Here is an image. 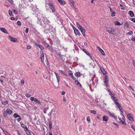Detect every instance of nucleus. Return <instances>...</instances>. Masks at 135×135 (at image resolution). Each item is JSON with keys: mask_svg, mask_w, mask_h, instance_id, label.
I'll list each match as a JSON object with an SVG mask.
<instances>
[{"mask_svg": "<svg viewBox=\"0 0 135 135\" xmlns=\"http://www.w3.org/2000/svg\"><path fill=\"white\" fill-rule=\"evenodd\" d=\"M115 28H112L110 27H107L106 28V31L109 33L115 35Z\"/></svg>", "mask_w": 135, "mask_h": 135, "instance_id": "f257e3e1", "label": "nucleus"}, {"mask_svg": "<svg viewBox=\"0 0 135 135\" xmlns=\"http://www.w3.org/2000/svg\"><path fill=\"white\" fill-rule=\"evenodd\" d=\"M76 25L78 28L80 29L83 36H84V28L82 26H81L80 24L78 23H76Z\"/></svg>", "mask_w": 135, "mask_h": 135, "instance_id": "f03ea898", "label": "nucleus"}, {"mask_svg": "<svg viewBox=\"0 0 135 135\" xmlns=\"http://www.w3.org/2000/svg\"><path fill=\"white\" fill-rule=\"evenodd\" d=\"M40 59L41 61L42 62H43L44 61V56L43 52L42 51H40Z\"/></svg>", "mask_w": 135, "mask_h": 135, "instance_id": "7ed1b4c3", "label": "nucleus"}, {"mask_svg": "<svg viewBox=\"0 0 135 135\" xmlns=\"http://www.w3.org/2000/svg\"><path fill=\"white\" fill-rule=\"evenodd\" d=\"M48 6L52 10V12H53L55 11V7L54 6L50 3H49L48 4Z\"/></svg>", "mask_w": 135, "mask_h": 135, "instance_id": "20e7f679", "label": "nucleus"}, {"mask_svg": "<svg viewBox=\"0 0 135 135\" xmlns=\"http://www.w3.org/2000/svg\"><path fill=\"white\" fill-rule=\"evenodd\" d=\"M68 75L71 78L75 80V78L73 75L72 72L71 71H70L68 72Z\"/></svg>", "mask_w": 135, "mask_h": 135, "instance_id": "39448f33", "label": "nucleus"}, {"mask_svg": "<svg viewBox=\"0 0 135 135\" xmlns=\"http://www.w3.org/2000/svg\"><path fill=\"white\" fill-rule=\"evenodd\" d=\"M127 117L131 121H134V119L133 117V115L132 114H129L127 115Z\"/></svg>", "mask_w": 135, "mask_h": 135, "instance_id": "423d86ee", "label": "nucleus"}, {"mask_svg": "<svg viewBox=\"0 0 135 135\" xmlns=\"http://www.w3.org/2000/svg\"><path fill=\"white\" fill-rule=\"evenodd\" d=\"M73 28L74 30V32L76 35H79V32L74 26H73Z\"/></svg>", "mask_w": 135, "mask_h": 135, "instance_id": "0eeeda50", "label": "nucleus"}, {"mask_svg": "<svg viewBox=\"0 0 135 135\" xmlns=\"http://www.w3.org/2000/svg\"><path fill=\"white\" fill-rule=\"evenodd\" d=\"M8 38L10 41L13 42H15L17 40V39L16 38L12 37L11 36H9Z\"/></svg>", "mask_w": 135, "mask_h": 135, "instance_id": "6e6552de", "label": "nucleus"}, {"mask_svg": "<svg viewBox=\"0 0 135 135\" xmlns=\"http://www.w3.org/2000/svg\"><path fill=\"white\" fill-rule=\"evenodd\" d=\"M0 30L3 32L7 34H8V32L4 28L0 27Z\"/></svg>", "mask_w": 135, "mask_h": 135, "instance_id": "1a4fd4ad", "label": "nucleus"}, {"mask_svg": "<svg viewBox=\"0 0 135 135\" xmlns=\"http://www.w3.org/2000/svg\"><path fill=\"white\" fill-rule=\"evenodd\" d=\"M43 22L45 24H49L50 23V21L46 18H44Z\"/></svg>", "mask_w": 135, "mask_h": 135, "instance_id": "9d476101", "label": "nucleus"}, {"mask_svg": "<svg viewBox=\"0 0 135 135\" xmlns=\"http://www.w3.org/2000/svg\"><path fill=\"white\" fill-rule=\"evenodd\" d=\"M99 67L100 68V69L103 73V74L104 75H105L106 74H107V72L105 71V70L104 69L102 68L101 66H99Z\"/></svg>", "mask_w": 135, "mask_h": 135, "instance_id": "9b49d317", "label": "nucleus"}, {"mask_svg": "<svg viewBox=\"0 0 135 135\" xmlns=\"http://www.w3.org/2000/svg\"><path fill=\"white\" fill-rule=\"evenodd\" d=\"M97 49L99 50V51L103 55H104L105 54L104 52V51L101 49L98 46L97 47Z\"/></svg>", "mask_w": 135, "mask_h": 135, "instance_id": "f8f14e48", "label": "nucleus"}, {"mask_svg": "<svg viewBox=\"0 0 135 135\" xmlns=\"http://www.w3.org/2000/svg\"><path fill=\"white\" fill-rule=\"evenodd\" d=\"M85 53L88 56H89L90 57L91 59H92V55L91 54H90V53H89L88 51H86L85 49Z\"/></svg>", "mask_w": 135, "mask_h": 135, "instance_id": "ddd939ff", "label": "nucleus"}, {"mask_svg": "<svg viewBox=\"0 0 135 135\" xmlns=\"http://www.w3.org/2000/svg\"><path fill=\"white\" fill-rule=\"evenodd\" d=\"M21 126L22 127H23L24 129V131H25L26 130L28 129L27 127L25 125L23 124H21Z\"/></svg>", "mask_w": 135, "mask_h": 135, "instance_id": "4468645a", "label": "nucleus"}, {"mask_svg": "<svg viewBox=\"0 0 135 135\" xmlns=\"http://www.w3.org/2000/svg\"><path fill=\"white\" fill-rule=\"evenodd\" d=\"M54 73L55 74L56 76V78L57 80V81L58 82H59L60 79V77L59 76H58V74L54 72Z\"/></svg>", "mask_w": 135, "mask_h": 135, "instance_id": "2eb2a0df", "label": "nucleus"}, {"mask_svg": "<svg viewBox=\"0 0 135 135\" xmlns=\"http://www.w3.org/2000/svg\"><path fill=\"white\" fill-rule=\"evenodd\" d=\"M128 13L130 16L131 17H133L134 16V13L133 12L131 11H130Z\"/></svg>", "mask_w": 135, "mask_h": 135, "instance_id": "dca6fc26", "label": "nucleus"}, {"mask_svg": "<svg viewBox=\"0 0 135 135\" xmlns=\"http://www.w3.org/2000/svg\"><path fill=\"white\" fill-rule=\"evenodd\" d=\"M6 110L9 114H11L12 113V111L10 109H7Z\"/></svg>", "mask_w": 135, "mask_h": 135, "instance_id": "f3484780", "label": "nucleus"}, {"mask_svg": "<svg viewBox=\"0 0 135 135\" xmlns=\"http://www.w3.org/2000/svg\"><path fill=\"white\" fill-rule=\"evenodd\" d=\"M75 75L76 77H78V76L79 77L81 75L80 73L78 72H76L75 73Z\"/></svg>", "mask_w": 135, "mask_h": 135, "instance_id": "a211bd4d", "label": "nucleus"}, {"mask_svg": "<svg viewBox=\"0 0 135 135\" xmlns=\"http://www.w3.org/2000/svg\"><path fill=\"white\" fill-rule=\"evenodd\" d=\"M108 116H104L103 117V121H105V122L107 121L108 120Z\"/></svg>", "mask_w": 135, "mask_h": 135, "instance_id": "6ab92c4d", "label": "nucleus"}, {"mask_svg": "<svg viewBox=\"0 0 135 135\" xmlns=\"http://www.w3.org/2000/svg\"><path fill=\"white\" fill-rule=\"evenodd\" d=\"M25 131L27 135H32L29 130L28 129Z\"/></svg>", "mask_w": 135, "mask_h": 135, "instance_id": "aec40b11", "label": "nucleus"}, {"mask_svg": "<svg viewBox=\"0 0 135 135\" xmlns=\"http://www.w3.org/2000/svg\"><path fill=\"white\" fill-rule=\"evenodd\" d=\"M59 2L61 4H62L64 5L65 4V1L63 0H60V1H59Z\"/></svg>", "mask_w": 135, "mask_h": 135, "instance_id": "412c9836", "label": "nucleus"}, {"mask_svg": "<svg viewBox=\"0 0 135 135\" xmlns=\"http://www.w3.org/2000/svg\"><path fill=\"white\" fill-rule=\"evenodd\" d=\"M13 117L16 118L17 117H20V116L17 113H15L13 115Z\"/></svg>", "mask_w": 135, "mask_h": 135, "instance_id": "4be33fe9", "label": "nucleus"}, {"mask_svg": "<svg viewBox=\"0 0 135 135\" xmlns=\"http://www.w3.org/2000/svg\"><path fill=\"white\" fill-rule=\"evenodd\" d=\"M35 102L39 104H41V102L39 100H38L37 98H35L34 100Z\"/></svg>", "mask_w": 135, "mask_h": 135, "instance_id": "5701e85b", "label": "nucleus"}, {"mask_svg": "<svg viewBox=\"0 0 135 135\" xmlns=\"http://www.w3.org/2000/svg\"><path fill=\"white\" fill-rule=\"evenodd\" d=\"M124 27H125L127 28H128L129 27V23L127 22L124 25Z\"/></svg>", "mask_w": 135, "mask_h": 135, "instance_id": "b1692460", "label": "nucleus"}, {"mask_svg": "<svg viewBox=\"0 0 135 135\" xmlns=\"http://www.w3.org/2000/svg\"><path fill=\"white\" fill-rule=\"evenodd\" d=\"M7 111H5L4 112L3 114V116L4 117H6V116L7 114Z\"/></svg>", "mask_w": 135, "mask_h": 135, "instance_id": "393cba45", "label": "nucleus"}, {"mask_svg": "<svg viewBox=\"0 0 135 135\" xmlns=\"http://www.w3.org/2000/svg\"><path fill=\"white\" fill-rule=\"evenodd\" d=\"M108 80H105L104 81V83L105 84V85L108 86H109V85L108 84Z\"/></svg>", "mask_w": 135, "mask_h": 135, "instance_id": "a878e982", "label": "nucleus"}, {"mask_svg": "<svg viewBox=\"0 0 135 135\" xmlns=\"http://www.w3.org/2000/svg\"><path fill=\"white\" fill-rule=\"evenodd\" d=\"M115 103V104L119 108H121V107L120 105L118 102H117Z\"/></svg>", "mask_w": 135, "mask_h": 135, "instance_id": "bb28decb", "label": "nucleus"}, {"mask_svg": "<svg viewBox=\"0 0 135 135\" xmlns=\"http://www.w3.org/2000/svg\"><path fill=\"white\" fill-rule=\"evenodd\" d=\"M124 121H119V122L120 123H121L124 126H126V123L124 122L125 120H124Z\"/></svg>", "mask_w": 135, "mask_h": 135, "instance_id": "cd10ccee", "label": "nucleus"}, {"mask_svg": "<svg viewBox=\"0 0 135 135\" xmlns=\"http://www.w3.org/2000/svg\"><path fill=\"white\" fill-rule=\"evenodd\" d=\"M115 24L117 25H120L121 24L118 21H116L115 22Z\"/></svg>", "mask_w": 135, "mask_h": 135, "instance_id": "c85d7f7f", "label": "nucleus"}, {"mask_svg": "<svg viewBox=\"0 0 135 135\" xmlns=\"http://www.w3.org/2000/svg\"><path fill=\"white\" fill-rule=\"evenodd\" d=\"M8 102L7 100L6 101H4L2 103V104L4 105H6L8 104Z\"/></svg>", "mask_w": 135, "mask_h": 135, "instance_id": "c756f323", "label": "nucleus"}, {"mask_svg": "<svg viewBox=\"0 0 135 135\" xmlns=\"http://www.w3.org/2000/svg\"><path fill=\"white\" fill-rule=\"evenodd\" d=\"M3 132H4V133L6 135H11L9 133L5 131H4V130L3 131Z\"/></svg>", "mask_w": 135, "mask_h": 135, "instance_id": "7c9ffc66", "label": "nucleus"}, {"mask_svg": "<svg viewBox=\"0 0 135 135\" xmlns=\"http://www.w3.org/2000/svg\"><path fill=\"white\" fill-rule=\"evenodd\" d=\"M109 78L107 75H105V77L104 80H108Z\"/></svg>", "mask_w": 135, "mask_h": 135, "instance_id": "2f4dec72", "label": "nucleus"}, {"mask_svg": "<svg viewBox=\"0 0 135 135\" xmlns=\"http://www.w3.org/2000/svg\"><path fill=\"white\" fill-rule=\"evenodd\" d=\"M90 112L91 113L96 114L97 113V112L94 110H91Z\"/></svg>", "mask_w": 135, "mask_h": 135, "instance_id": "473e14b6", "label": "nucleus"}, {"mask_svg": "<svg viewBox=\"0 0 135 135\" xmlns=\"http://www.w3.org/2000/svg\"><path fill=\"white\" fill-rule=\"evenodd\" d=\"M111 16L112 17H113L115 15V13L114 11L111 12Z\"/></svg>", "mask_w": 135, "mask_h": 135, "instance_id": "72a5a7b5", "label": "nucleus"}, {"mask_svg": "<svg viewBox=\"0 0 135 135\" xmlns=\"http://www.w3.org/2000/svg\"><path fill=\"white\" fill-rule=\"evenodd\" d=\"M17 23L18 26H20L21 25V22L19 21H17Z\"/></svg>", "mask_w": 135, "mask_h": 135, "instance_id": "f704fd0d", "label": "nucleus"}, {"mask_svg": "<svg viewBox=\"0 0 135 135\" xmlns=\"http://www.w3.org/2000/svg\"><path fill=\"white\" fill-rule=\"evenodd\" d=\"M49 128L50 129H51L52 128V123L51 122H50L49 123Z\"/></svg>", "mask_w": 135, "mask_h": 135, "instance_id": "c9c22d12", "label": "nucleus"}, {"mask_svg": "<svg viewBox=\"0 0 135 135\" xmlns=\"http://www.w3.org/2000/svg\"><path fill=\"white\" fill-rule=\"evenodd\" d=\"M8 13L9 15L11 16L12 13V11L10 10H8Z\"/></svg>", "mask_w": 135, "mask_h": 135, "instance_id": "e433bc0d", "label": "nucleus"}, {"mask_svg": "<svg viewBox=\"0 0 135 135\" xmlns=\"http://www.w3.org/2000/svg\"><path fill=\"white\" fill-rule=\"evenodd\" d=\"M48 109V108H45L44 109V110H43V112L44 113H46V111Z\"/></svg>", "mask_w": 135, "mask_h": 135, "instance_id": "4c0bfd02", "label": "nucleus"}, {"mask_svg": "<svg viewBox=\"0 0 135 135\" xmlns=\"http://www.w3.org/2000/svg\"><path fill=\"white\" fill-rule=\"evenodd\" d=\"M26 96L27 98L30 97L31 96V95L29 94H26Z\"/></svg>", "mask_w": 135, "mask_h": 135, "instance_id": "58836bf2", "label": "nucleus"}, {"mask_svg": "<svg viewBox=\"0 0 135 135\" xmlns=\"http://www.w3.org/2000/svg\"><path fill=\"white\" fill-rule=\"evenodd\" d=\"M39 47L41 50H43L44 49V47L42 46L41 45H40V46H39Z\"/></svg>", "mask_w": 135, "mask_h": 135, "instance_id": "ea45409f", "label": "nucleus"}, {"mask_svg": "<svg viewBox=\"0 0 135 135\" xmlns=\"http://www.w3.org/2000/svg\"><path fill=\"white\" fill-rule=\"evenodd\" d=\"M133 33V32L132 31H130L129 32H128L127 33V34H128V35H132V34Z\"/></svg>", "mask_w": 135, "mask_h": 135, "instance_id": "a19ab883", "label": "nucleus"}, {"mask_svg": "<svg viewBox=\"0 0 135 135\" xmlns=\"http://www.w3.org/2000/svg\"><path fill=\"white\" fill-rule=\"evenodd\" d=\"M87 121L89 122L90 120V119L89 117H87Z\"/></svg>", "mask_w": 135, "mask_h": 135, "instance_id": "79ce46f5", "label": "nucleus"}, {"mask_svg": "<svg viewBox=\"0 0 135 135\" xmlns=\"http://www.w3.org/2000/svg\"><path fill=\"white\" fill-rule=\"evenodd\" d=\"M52 110L50 111L48 114V115L49 116H50L52 114Z\"/></svg>", "mask_w": 135, "mask_h": 135, "instance_id": "37998d69", "label": "nucleus"}, {"mask_svg": "<svg viewBox=\"0 0 135 135\" xmlns=\"http://www.w3.org/2000/svg\"><path fill=\"white\" fill-rule=\"evenodd\" d=\"M13 12L15 14H17V12L16 10L13 9Z\"/></svg>", "mask_w": 135, "mask_h": 135, "instance_id": "c03bdc74", "label": "nucleus"}, {"mask_svg": "<svg viewBox=\"0 0 135 135\" xmlns=\"http://www.w3.org/2000/svg\"><path fill=\"white\" fill-rule=\"evenodd\" d=\"M109 115L110 116L112 117H115L110 112L109 113Z\"/></svg>", "mask_w": 135, "mask_h": 135, "instance_id": "a18cd8bd", "label": "nucleus"}, {"mask_svg": "<svg viewBox=\"0 0 135 135\" xmlns=\"http://www.w3.org/2000/svg\"><path fill=\"white\" fill-rule=\"evenodd\" d=\"M131 127L135 131V126L134 125H132L131 126Z\"/></svg>", "mask_w": 135, "mask_h": 135, "instance_id": "49530a36", "label": "nucleus"}, {"mask_svg": "<svg viewBox=\"0 0 135 135\" xmlns=\"http://www.w3.org/2000/svg\"><path fill=\"white\" fill-rule=\"evenodd\" d=\"M28 30H29L28 28H27L26 29V30H25V32L27 34L28 33Z\"/></svg>", "mask_w": 135, "mask_h": 135, "instance_id": "de8ad7c7", "label": "nucleus"}, {"mask_svg": "<svg viewBox=\"0 0 135 135\" xmlns=\"http://www.w3.org/2000/svg\"><path fill=\"white\" fill-rule=\"evenodd\" d=\"M30 100L32 101H33L35 100V98H34L33 97H31L30 98Z\"/></svg>", "mask_w": 135, "mask_h": 135, "instance_id": "09e8293b", "label": "nucleus"}, {"mask_svg": "<svg viewBox=\"0 0 135 135\" xmlns=\"http://www.w3.org/2000/svg\"><path fill=\"white\" fill-rule=\"evenodd\" d=\"M9 2L12 3H13V0H7Z\"/></svg>", "mask_w": 135, "mask_h": 135, "instance_id": "8fccbe9b", "label": "nucleus"}, {"mask_svg": "<svg viewBox=\"0 0 135 135\" xmlns=\"http://www.w3.org/2000/svg\"><path fill=\"white\" fill-rule=\"evenodd\" d=\"M109 94L111 96V97L113 98L114 97L113 94L112 93H109Z\"/></svg>", "mask_w": 135, "mask_h": 135, "instance_id": "3c124183", "label": "nucleus"}, {"mask_svg": "<svg viewBox=\"0 0 135 135\" xmlns=\"http://www.w3.org/2000/svg\"><path fill=\"white\" fill-rule=\"evenodd\" d=\"M120 8L121 9H123L124 8H123V5L122 4H120Z\"/></svg>", "mask_w": 135, "mask_h": 135, "instance_id": "603ef678", "label": "nucleus"}, {"mask_svg": "<svg viewBox=\"0 0 135 135\" xmlns=\"http://www.w3.org/2000/svg\"><path fill=\"white\" fill-rule=\"evenodd\" d=\"M77 83V85H80V87H81V85L80 83L78 81Z\"/></svg>", "mask_w": 135, "mask_h": 135, "instance_id": "864d4df0", "label": "nucleus"}, {"mask_svg": "<svg viewBox=\"0 0 135 135\" xmlns=\"http://www.w3.org/2000/svg\"><path fill=\"white\" fill-rule=\"evenodd\" d=\"M10 19L12 20H15V18L13 17H11L10 18Z\"/></svg>", "mask_w": 135, "mask_h": 135, "instance_id": "5fc2aeb1", "label": "nucleus"}, {"mask_svg": "<svg viewBox=\"0 0 135 135\" xmlns=\"http://www.w3.org/2000/svg\"><path fill=\"white\" fill-rule=\"evenodd\" d=\"M59 71L60 72L61 74H62V75L64 73V72L63 70H60Z\"/></svg>", "mask_w": 135, "mask_h": 135, "instance_id": "6e6d98bb", "label": "nucleus"}, {"mask_svg": "<svg viewBox=\"0 0 135 135\" xmlns=\"http://www.w3.org/2000/svg\"><path fill=\"white\" fill-rule=\"evenodd\" d=\"M35 45H36L37 46H38V47L40 46V45L37 43L36 42H35Z\"/></svg>", "mask_w": 135, "mask_h": 135, "instance_id": "4d7b16f0", "label": "nucleus"}, {"mask_svg": "<svg viewBox=\"0 0 135 135\" xmlns=\"http://www.w3.org/2000/svg\"><path fill=\"white\" fill-rule=\"evenodd\" d=\"M70 2L72 3V4H75L73 0H70Z\"/></svg>", "mask_w": 135, "mask_h": 135, "instance_id": "13d9d810", "label": "nucleus"}, {"mask_svg": "<svg viewBox=\"0 0 135 135\" xmlns=\"http://www.w3.org/2000/svg\"><path fill=\"white\" fill-rule=\"evenodd\" d=\"M112 98H113L112 100L113 101L117 99V98H116V97H114H114H113Z\"/></svg>", "mask_w": 135, "mask_h": 135, "instance_id": "bf43d9fd", "label": "nucleus"}, {"mask_svg": "<svg viewBox=\"0 0 135 135\" xmlns=\"http://www.w3.org/2000/svg\"><path fill=\"white\" fill-rule=\"evenodd\" d=\"M21 83H22V85H23L24 84V81L23 80H21Z\"/></svg>", "mask_w": 135, "mask_h": 135, "instance_id": "052dcab7", "label": "nucleus"}, {"mask_svg": "<svg viewBox=\"0 0 135 135\" xmlns=\"http://www.w3.org/2000/svg\"><path fill=\"white\" fill-rule=\"evenodd\" d=\"M65 93V91H62L61 93V94L62 95H64Z\"/></svg>", "mask_w": 135, "mask_h": 135, "instance_id": "680f3d73", "label": "nucleus"}, {"mask_svg": "<svg viewBox=\"0 0 135 135\" xmlns=\"http://www.w3.org/2000/svg\"><path fill=\"white\" fill-rule=\"evenodd\" d=\"M131 40L135 42V37L132 38L131 39Z\"/></svg>", "mask_w": 135, "mask_h": 135, "instance_id": "e2e57ef3", "label": "nucleus"}, {"mask_svg": "<svg viewBox=\"0 0 135 135\" xmlns=\"http://www.w3.org/2000/svg\"><path fill=\"white\" fill-rule=\"evenodd\" d=\"M133 22H135V18H132L131 20Z\"/></svg>", "mask_w": 135, "mask_h": 135, "instance_id": "0e129e2a", "label": "nucleus"}, {"mask_svg": "<svg viewBox=\"0 0 135 135\" xmlns=\"http://www.w3.org/2000/svg\"><path fill=\"white\" fill-rule=\"evenodd\" d=\"M31 49V47L30 46H28L27 47V49Z\"/></svg>", "mask_w": 135, "mask_h": 135, "instance_id": "69168bd1", "label": "nucleus"}, {"mask_svg": "<svg viewBox=\"0 0 135 135\" xmlns=\"http://www.w3.org/2000/svg\"><path fill=\"white\" fill-rule=\"evenodd\" d=\"M17 133H18V135H21V134L20 132L19 131H18Z\"/></svg>", "mask_w": 135, "mask_h": 135, "instance_id": "338daca9", "label": "nucleus"}, {"mask_svg": "<svg viewBox=\"0 0 135 135\" xmlns=\"http://www.w3.org/2000/svg\"><path fill=\"white\" fill-rule=\"evenodd\" d=\"M133 65L135 67V62L134 61V60H133Z\"/></svg>", "mask_w": 135, "mask_h": 135, "instance_id": "774afa93", "label": "nucleus"}]
</instances>
